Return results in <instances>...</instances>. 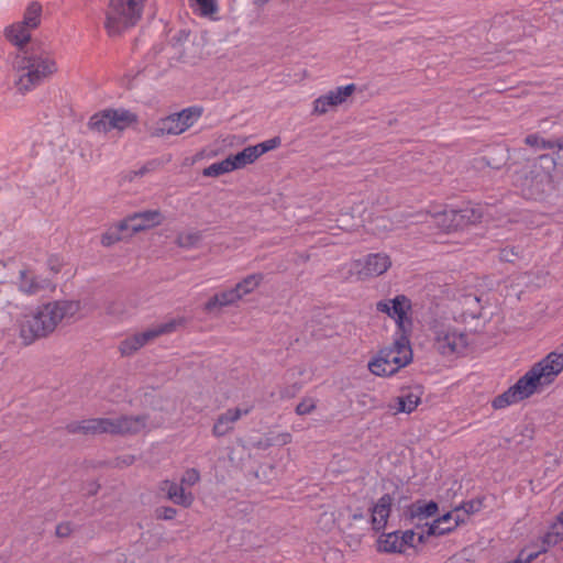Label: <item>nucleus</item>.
I'll list each match as a JSON object with an SVG mask.
<instances>
[{
  "mask_svg": "<svg viewBox=\"0 0 563 563\" xmlns=\"http://www.w3.org/2000/svg\"><path fill=\"white\" fill-rule=\"evenodd\" d=\"M78 300H53L27 309L16 320L19 338L24 345L49 336L57 327L73 320L80 311Z\"/></svg>",
  "mask_w": 563,
  "mask_h": 563,
  "instance_id": "obj_1",
  "label": "nucleus"
},
{
  "mask_svg": "<svg viewBox=\"0 0 563 563\" xmlns=\"http://www.w3.org/2000/svg\"><path fill=\"white\" fill-rule=\"evenodd\" d=\"M563 371V342L553 352H550L542 360L521 376L506 391L494 398L492 405L495 409H503L517 404L540 391L552 384Z\"/></svg>",
  "mask_w": 563,
  "mask_h": 563,
  "instance_id": "obj_2",
  "label": "nucleus"
},
{
  "mask_svg": "<svg viewBox=\"0 0 563 563\" xmlns=\"http://www.w3.org/2000/svg\"><path fill=\"white\" fill-rule=\"evenodd\" d=\"M553 163L548 156H540L539 162L527 161L522 166L509 167L512 185L526 199H542L552 190V175L542 162Z\"/></svg>",
  "mask_w": 563,
  "mask_h": 563,
  "instance_id": "obj_3",
  "label": "nucleus"
},
{
  "mask_svg": "<svg viewBox=\"0 0 563 563\" xmlns=\"http://www.w3.org/2000/svg\"><path fill=\"white\" fill-rule=\"evenodd\" d=\"M57 69V63L52 54L31 52L16 62V89L23 95L32 91L49 79Z\"/></svg>",
  "mask_w": 563,
  "mask_h": 563,
  "instance_id": "obj_4",
  "label": "nucleus"
},
{
  "mask_svg": "<svg viewBox=\"0 0 563 563\" xmlns=\"http://www.w3.org/2000/svg\"><path fill=\"white\" fill-rule=\"evenodd\" d=\"M412 360V351L408 335L394 334L391 345L382 349L376 357L368 363L369 371L377 376H390L408 365Z\"/></svg>",
  "mask_w": 563,
  "mask_h": 563,
  "instance_id": "obj_5",
  "label": "nucleus"
},
{
  "mask_svg": "<svg viewBox=\"0 0 563 563\" xmlns=\"http://www.w3.org/2000/svg\"><path fill=\"white\" fill-rule=\"evenodd\" d=\"M278 144L279 143H257L254 146H249L240 153L229 155L222 161L210 164L202 169L201 174L203 177H220L233 170L244 168L264 153L275 150Z\"/></svg>",
  "mask_w": 563,
  "mask_h": 563,
  "instance_id": "obj_6",
  "label": "nucleus"
},
{
  "mask_svg": "<svg viewBox=\"0 0 563 563\" xmlns=\"http://www.w3.org/2000/svg\"><path fill=\"white\" fill-rule=\"evenodd\" d=\"M144 0H110L108 3V35L134 26L142 16Z\"/></svg>",
  "mask_w": 563,
  "mask_h": 563,
  "instance_id": "obj_7",
  "label": "nucleus"
},
{
  "mask_svg": "<svg viewBox=\"0 0 563 563\" xmlns=\"http://www.w3.org/2000/svg\"><path fill=\"white\" fill-rule=\"evenodd\" d=\"M470 345L468 334L451 323H441L434 328V349L443 356L464 355Z\"/></svg>",
  "mask_w": 563,
  "mask_h": 563,
  "instance_id": "obj_8",
  "label": "nucleus"
},
{
  "mask_svg": "<svg viewBox=\"0 0 563 563\" xmlns=\"http://www.w3.org/2000/svg\"><path fill=\"white\" fill-rule=\"evenodd\" d=\"M202 108L198 106L188 107L180 112L169 114L159 119L153 128V135H178L192 126L201 117Z\"/></svg>",
  "mask_w": 563,
  "mask_h": 563,
  "instance_id": "obj_9",
  "label": "nucleus"
},
{
  "mask_svg": "<svg viewBox=\"0 0 563 563\" xmlns=\"http://www.w3.org/2000/svg\"><path fill=\"white\" fill-rule=\"evenodd\" d=\"M376 309L395 320V335L405 334L410 336L412 320L408 313L411 310V301L405 295H398L393 299L378 301Z\"/></svg>",
  "mask_w": 563,
  "mask_h": 563,
  "instance_id": "obj_10",
  "label": "nucleus"
},
{
  "mask_svg": "<svg viewBox=\"0 0 563 563\" xmlns=\"http://www.w3.org/2000/svg\"><path fill=\"white\" fill-rule=\"evenodd\" d=\"M164 217L159 210H145L135 212L124 218L118 225V230L122 233L118 236L108 234V244L115 240L123 239L136 232L145 231L154 227L161 225Z\"/></svg>",
  "mask_w": 563,
  "mask_h": 563,
  "instance_id": "obj_11",
  "label": "nucleus"
},
{
  "mask_svg": "<svg viewBox=\"0 0 563 563\" xmlns=\"http://www.w3.org/2000/svg\"><path fill=\"white\" fill-rule=\"evenodd\" d=\"M181 323L183 320L172 319L165 323L157 324L141 333L126 338L121 342L120 351L122 355H130L159 335L173 333Z\"/></svg>",
  "mask_w": 563,
  "mask_h": 563,
  "instance_id": "obj_12",
  "label": "nucleus"
},
{
  "mask_svg": "<svg viewBox=\"0 0 563 563\" xmlns=\"http://www.w3.org/2000/svg\"><path fill=\"white\" fill-rule=\"evenodd\" d=\"M390 257L385 253L368 254L364 258L356 260L352 263L351 271L354 272L360 279L376 277L390 267Z\"/></svg>",
  "mask_w": 563,
  "mask_h": 563,
  "instance_id": "obj_13",
  "label": "nucleus"
},
{
  "mask_svg": "<svg viewBox=\"0 0 563 563\" xmlns=\"http://www.w3.org/2000/svg\"><path fill=\"white\" fill-rule=\"evenodd\" d=\"M18 289L24 295L35 296L45 291H54L55 284L32 269H21L18 278Z\"/></svg>",
  "mask_w": 563,
  "mask_h": 563,
  "instance_id": "obj_14",
  "label": "nucleus"
},
{
  "mask_svg": "<svg viewBox=\"0 0 563 563\" xmlns=\"http://www.w3.org/2000/svg\"><path fill=\"white\" fill-rule=\"evenodd\" d=\"M438 509L439 507L435 501L419 499L406 507L404 517L406 521L416 528H422L426 526V521L438 512Z\"/></svg>",
  "mask_w": 563,
  "mask_h": 563,
  "instance_id": "obj_15",
  "label": "nucleus"
},
{
  "mask_svg": "<svg viewBox=\"0 0 563 563\" xmlns=\"http://www.w3.org/2000/svg\"><path fill=\"white\" fill-rule=\"evenodd\" d=\"M355 86L353 84L338 87L334 90H330L328 93L320 96L313 102V111L319 114L328 112V110L334 106L341 104L345 99L352 95Z\"/></svg>",
  "mask_w": 563,
  "mask_h": 563,
  "instance_id": "obj_16",
  "label": "nucleus"
},
{
  "mask_svg": "<svg viewBox=\"0 0 563 563\" xmlns=\"http://www.w3.org/2000/svg\"><path fill=\"white\" fill-rule=\"evenodd\" d=\"M145 427V416H123L117 419H108V432L114 434H136Z\"/></svg>",
  "mask_w": 563,
  "mask_h": 563,
  "instance_id": "obj_17",
  "label": "nucleus"
},
{
  "mask_svg": "<svg viewBox=\"0 0 563 563\" xmlns=\"http://www.w3.org/2000/svg\"><path fill=\"white\" fill-rule=\"evenodd\" d=\"M251 410L252 407L228 409L217 418L212 428V434L216 438L224 437L233 430L234 423L241 419L242 416L249 415Z\"/></svg>",
  "mask_w": 563,
  "mask_h": 563,
  "instance_id": "obj_18",
  "label": "nucleus"
},
{
  "mask_svg": "<svg viewBox=\"0 0 563 563\" xmlns=\"http://www.w3.org/2000/svg\"><path fill=\"white\" fill-rule=\"evenodd\" d=\"M394 498L389 494H384L371 508V523L376 532L386 528L388 518L391 512Z\"/></svg>",
  "mask_w": 563,
  "mask_h": 563,
  "instance_id": "obj_19",
  "label": "nucleus"
},
{
  "mask_svg": "<svg viewBox=\"0 0 563 563\" xmlns=\"http://www.w3.org/2000/svg\"><path fill=\"white\" fill-rule=\"evenodd\" d=\"M563 541V510L559 512L548 531L541 538L542 547L538 553V556L542 553H545L550 548L558 545Z\"/></svg>",
  "mask_w": 563,
  "mask_h": 563,
  "instance_id": "obj_20",
  "label": "nucleus"
},
{
  "mask_svg": "<svg viewBox=\"0 0 563 563\" xmlns=\"http://www.w3.org/2000/svg\"><path fill=\"white\" fill-rule=\"evenodd\" d=\"M161 489L166 492L168 499L176 505L189 507L194 501L192 493L186 492L183 484L179 485L175 482L164 481Z\"/></svg>",
  "mask_w": 563,
  "mask_h": 563,
  "instance_id": "obj_21",
  "label": "nucleus"
},
{
  "mask_svg": "<svg viewBox=\"0 0 563 563\" xmlns=\"http://www.w3.org/2000/svg\"><path fill=\"white\" fill-rule=\"evenodd\" d=\"M240 294L232 287L212 296L203 306L206 312H212L218 308L231 306L240 300Z\"/></svg>",
  "mask_w": 563,
  "mask_h": 563,
  "instance_id": "obj_22",
  "label": "nucleus"
},
{
  "mask_svg": "<svg viewBox=\"0 0 563 563\" xmlns=\"http://www.w3.org/2000/svg\"><path fill=\"white\" fill-rule=\"evenodd\" d=\"M451 216L453 217V221L456 223L455 228L463 229L468 224H475L476 222H479L483 213L479 208L466 206L461 209H453V213H451Z\"/></svg>",
  "mask_w": 563,
  "mask_h": 563,
  "instance_id": "obj_23",
  "label": "nucleus"
},
{
  "mask_svg": "<svg viewBox=\"0 0 563 563\" xmlns=\"http://www.w3.org/2000/svg\"><path fill=\"white\" fill-rule=\"evenodd\" d=\"M136 121V115L125 109H108V130H124Z\"/></svg>",
  "mask_w": 563,
  "mask_h": 563,
  "instance_id": "obj_24",
  "label": "nucleus"
},
{
  "mask_svg": "<svg viewBox=\"0 0 563 563\" xmlns=\"http://www.w3.org/2000/svg\"><path fill=\"white\" fill-rule=\"evenodd\" d=\"M66 430L69 433L96 434L106 431V421L103 419H87L82 421L68 423Z\"/></svg>",
  "mask_w": 563,
  "mask_h": 563,
  "instance_id": "obj_25",
  "label": "nucleus"
},
{
  "mask_svg": "<svg viewBox=\"0 0 563 563\" xmlns=\"http://www.w3.org/2000/svg\"><path fill=\"white\" fill-rule=\"evenodd\" d=\"M420 404V397L412 391H407L394 399L388 408L395 413H411Z\"/></svg>",
  "mask_w": 563,
  "mask_h": 563,
  "instance_id": "obj_26",
  "label": "nucleus"
},
{
  "mask_svg": "<svg viewBox=\"0 0 563 563\" xmlns=\"http://www.w3.org/2000/svg\"><path fill=\"white\" fill-rule=\"evenodd\" d=\"M30 27L23 22H16L5 27V38L18 47H23L31 40Z\"/></svg>",
  "mask_w": 563,
  "mask_h": 563,
  "instance_id": "obj_27",
  "label": "nucleus"
},
{
  "mask_svg": "<svg viewBox=\"0 0 563 563\" xmlns=\"http://www.w3.org/2000/svg\"><path fill=\"white\" fill-rule=\"evenodd\" d=\"M377 549L384 553H402L399 531L382 534L378 539Z\"/></svg>",
  "mask_w": 563,
  "mask_h": 563,
  "instance_id": "obj_28",
  "label": "nucleus"
},
{
  "mask_svg": "<svg viewBox=\"0 0 563 563\" xmlns=\"http://www.w3.org/2000/svg\"><path fill=\"white\" fill-rule=\"evenodd\" d=\"M465 518L456 516L452 525L438 523V520H433L432 523H426L427 536H445L454 531L460 525L465 523Z\"/></svg>",
  "mask_w": 563,
  "mask_h": 563,
  "instance_id": "obj_29",
  "label": "nucleus"
},
{
  "mask_svg": "<svg viewBox=\"0 0 563 563\" xmlns=\"http://www.w3.org/2000/svg\"><path fill=\"white\" fill-rule=\"evenodd\" d=\"M429 213L434 219L435 224L439 228H441L442 230H445V231L457 230L455 228L456 223H455V221H453V217L451 216V213H453V209H448V208H444L441 210L432 209L429 211Z\"/></svg>",
  "mask_w": 563,
  "mask_h": 563,
  "instance_id": "obj_30",
  "label": "nucleus"
},
{
  "mask_svg": "<svg viewBox=\"0 0 563 563\" xmlns=\"http://www.w3.org/2000/svg\"><path fill=\"white\" fill-rule=\"evenodd\" d=\"M41 16L42 5L34 1L26 7L23 20L21 22H23V24L29 26L31 30L36 29L41 23Z\"/></svg>",
  "mask_w": 563,
  "mask_h": 563,
  "instance_id": "obj_31",
  "label": "nucleus"
},
{
  "mask_svg": "<svg viewBox=\"0 0 563 563\" xmlns=\"http://www.w3.org/2000/svg\"><path fill=\"white\" fill-rule=\"evenodd\" d=\"M263 280L262 274H252L243 278L240 283H238L234 288L240 294V298L243 296L251 294L256 289Z\"/></svg>",
  "mask_w": 563,
  "mask_h": 563,
  "instance_id": "obj_32",
  "label": "nucleus"
},
{
  "mask_svg": "<svg viewBox=\"0 0 563 563\" xmlns=\"http://www.w3.org/2000/svg\"><path fill=\"white\" fill-rule=\"evenodd\" d=\"M199 231L181 232L177 235L176 244L183 249L195 247L201 241Z\"/></svg>",
  "mask_w": 563,
  "mask_h": 563,
  "instance_id": "obj_33",
  "label": "nucleus"
},
{
  "mask_svg": "<svg viewBox=\"0 0 563 563\" xmlns=\"http://www.w3.org/2000/svg\"><path fill=\"white\" fill-rule=\"evenodd\" d=\"M483 506V498H475L462 503V505L460 507H456L454 511L459 512L460 510H463L466 516H470L481 511Z\"/></svg>",
  "mask_w": 563,
  "mask_h": 563,
  "instance_id": "obj_34",
  "label": "nucleus"
},
{
  "mask_svg": "<svg viewBox=\"0 0 563 563\" xmlns=\"http://www.w3.org/2000/svg\"><path fill=\"white\" fill-rule=\"evenodd\" d=\"M88 128L97 132L106 131V110L95 113L88 122Z\"/></svg>",
  "mask_w": 563,
  "mask_h": 563,
  "instance_id": "obj_35",
  "label": "nucleus"
},
{
  "mask_svg": "<svg viewBox=\"0 0 563 563\" xmlns=\"http://www.w3.org/2000/svg\"><path fill=\"white\" fill-rule=\"evenodd\" d=\"M197 10L199 11L200 15L202 16H209L218 11V5L214 0H194Z\"/></svg>",
  "mask_w": 563,
  "mask_h": 563,
  "instance_id": "obj_36",
  "label": "nucleus"
},
{
  "mask_svg": "<svg viewBox=\"0 0 563 563\" xmlns=\"http://www.w3.org/2000/svg\"><path fill=\"white\" fill-rule=\"evenodd\" d=\"M316 409V402L311 398H305L302 399L297 406H296V413L298 416H303L311 413Z\"/></svg>",
  "mask_w": 563,
  "mask_h": 563,
  "instance_id": "obj_37",
  "label": "nucleus"
},
{
  "mask_svg": "<svg viewBox=\"0 0 563 563\" xmlns=\"http://www.w3.org/2000/svg\"><path fill=\"white\" fill-rule=\"evenodd\" d=\"M399 538H400V543H401L404 552H405L406 547H410V548L417 547L416 532L412 529H408V530L401 532V534L399 533Z\"/></svg>",
  "mask_w": 563,
  "mask_h": 563,
  "instance_id": "obj_38",
  "label": "nucleus"
},
{
  "mask_svg": "<svg viewBox=\"0 0 563 563\" xmlns=\"http://www.w3.org/2000/svg\"><path fill=\"white\" fill-rule=\"evenodd\" d=\"M200 481V473L197 468H188L183 477L181 484L187 486H194Z\"/></svg>",
  "mask_w": 563,
  "mask_h": 563,
  "instance_id": "obj_39",
  "label": "nucleus"
},
{
  "mask_svg": "<svg viewBox=\"0 0 563 563\" xmlns=\"http://www.w3.org/2000/svg\"><path fill=\"white\" fill-rule=\"evenodd\" d=\"M519 257V251L517 247H504L500 250L499 258L500 261L507 262V263H514L516 258Z\"/></svg>",
  "mask_w": 563,
  "mask_h": 563,
  "instance_id": "obj_40",
  "label": "nucleus"
},
{
  "mask_svg": "<svg viewBox=\"0 0 563 563\" xmlns=\"http://www.w3.org/2000/svg\"><path fill=\"white\" fill-rule=\"evenodd\" d=\"M74 531L71 522L64 521L56 526L55 533L58 538H68Z\"/></svg>",
  "mask_w": 563,
  "mask_h": 563,
  "instance_id": "obj_41",
  "label": "nucleus"
},
{
  "mask_svg": "<svg viewBox=\"0 0 563 563\" xmlns=\"http://www.w3.org/2000/svg\"><path fill=\"white\" fill-rule=\"evenodd\" d=\"M177 510L173 507H159L156 509V517L163 520H172L176 517Z\"/></svg>",
  "mask_w": 563,
  "mask_h": 563,
  "instance_id": "obj_42",
  "label": "nucleus"
},
{
  "mask_svg": "<svg viewBox=\"0 0 563 563\" xmlns=\"http://www.w3.org/2000/svg\"><path fill=\"white\" fill-rule=\"evenodd\" d=\"M301 389V385L298 383L292 384L291 386L285 387L279 390V395L282 399H288L296 396V394Z\"/></svg>",
  "mask_w": 563,
  "mask_h": 563,
  "instance_id": "obj_43",
  "label": "nucleus"
},
{
  "mask_svg": "<svg viewBox=\"0 0 563 563\" xmlns=\"http://www.w3.org/2000/svg\"><path fill=\"white\" fill-rule=\"evenodd\" d=\"M47 266L53 274H57L60 272V268L63 266V261L59 256L52 255L47 260Z\"/></svg>",
  "mask_w": 563,
  "mask_h": 563,
  "instance_id": "obj_44",
  "label": "nucleus"
},
{
  "mask_svg": "<svg viewBox=\"0 0 563 563\" xmlns=\"http://www.w3.org/2000/svg\"><path fill=\"white\" fill-rule=\"evenodd\" d=\"M155 166H156L155 162H150V163L145 164L139 170H134V172L131 173L132 175L130 176V180H132L136 176L145 175L150 170H153L155 168Z\"/></svg>",
  "mask_w": 563,
  "mask_h": 563,
  "instance_id": "obj_45",
  "label": "nucleus"
},
{
  "mask_svg": "<svg viewBox=\"0 0 563 563\" xmlns=\"http://www.w3.org/2000/svg\"><path fill=\"white\" fill-rule=\"evenodd\" d=\"M456 516H460V515L453 510V511L446 512L443 516L437 518V520H438V523H446L449 526L454 522V519Z\"/></svg>",
  "mask_w": 563,
  "mask_h": 563,
  "instance_id": "obj_46",
  "label": "nucleus"
},
{
  "mask_svg": "<svg viewBox=\"0 0 563 563\" xmlns=\"http://www.w3.org/2000/svg\"><path fill=\"white\" fill-rule=\"evenodd\" d=\"M530 145L532 146H537L539 148H554L555 145H558L559 148H563V143H545V142H542V143H529Z\"/></svg>",
  "mask_w": 563,
  "mask_h": 563,
  "instance_id": "obj_47",
  "label": "nucleus"
},
{
  "mask_svg": "<svg viewBox=\"0 0 563 563\" xmlns=\"http://www.w3.org/2000/svg\"><path fill=\"white\" fill-rule=\"evenodd\" d=\"M429 537L430 536H427V529L424 531L420 532V533H416V543H417V545L424 543Z\"/></svg>",
  "mask_w": 563,
  "mask_h": 563,
  "instance_id": "obj_48",
  "label": "nucleus"
},
{
  "mask_svg": "<svg viewBox=\"0 0 563 563\" xmlns=\"http://www.w3.org/2000/svg\"><path fill=\"white\" fill-rule=\"evenodd\" d=\"M351 519H352V521L364 520L365 515L363 514V511H356L351 516Z\"/></svg>",
  "mask_w": 563,
  "mask_h": 563,
  "instance_id": "obj_49",
  "label": "nucleus"
},
{
  "mask_svg": "<svg viewBox=\"0 0 563 563\" xmlns=\"http://www.w3.org/2000/svg\"><path fill=\"white\" fill-rule=\"evenodd\" d=\"M525 141L527 142H530V141H544L543 139H539L537 135L534 134H531V135H528Z\"/></svg>",
  "mask_w": 563,
  "mask_h": 563,
  "instance_id": "obj_50",
  "label": "nucleus"
},
{
  "mask_svg": "<svg viewBox=\"0 0 563 563\" xmlns=\"http://www.w3.org/2000/svg\"><path fill=\"white\" fill-rule=\"evenodd\" d=\"M290 438L291 437L289 433L284 434L283 443H285V444L288 443L290 441Z\"/></svg>",
  "mask_w": 563,
  "mask_h": 563,
  "instance_id": "obj_51",
  "label": "nucleus"
},
{
  "mask_svg": "<svg viewBox=\"0 0 563 563\" xmlns=\"http://www.w3.org/2000/svg\"><path fill=\"white\" fill-rule=\"evenodd\" d=\"M269 141L275 142V141H279V139L278 137H273Z\"/></svg>",
  "mask_w": 563,
  "mask_h": 563,
  "instance_id": "obj_52",
  "label": "nucleus"
}]
</instances>
